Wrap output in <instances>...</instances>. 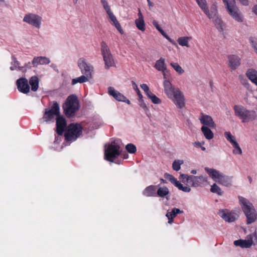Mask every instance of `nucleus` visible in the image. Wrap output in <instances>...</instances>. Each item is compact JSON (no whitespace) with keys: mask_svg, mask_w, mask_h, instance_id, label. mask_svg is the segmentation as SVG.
<instances>
[{"mask_svg":"<svg viewBox=\"0 0 257 257\" xmlns=\"http://www.w3.org/2000/svg\"><path fill=\"white\" fill-rule=\"evenodd\" d=\"M233 148L232 153L235 155H241L242 154V151L238 143H236L232 145Z\"/></svg>","mask_w":257,"mask_h":257,"instance_id":"obj_43","label":"nucleus"},{"mask_svg":"<svg viewBox=\"0 0 257 257\" xmlns=\"http://www.w3.org/2000/svg\"><path fill=\"white\" fill-rule=\"evenodd\" d=\"M163 86L165 93L169 99L173 97V95L179 90V89L174 86L170 81H166L163 83Z\"/></svg>","mask_w":257,"mask_h":257,"instance_id":"obj_20","label":"nucleus"},{"mask_svg":"<svg viewBox=\"0 0 257 257\" xmlns=\"http://www.w3.org/2000/svg\"><path fill=\"white\" fill-rule=\"evenodd\" d=\"M217 182L223 186L229 187L231 185V178L223 174Z\"/></svg>","mask_w":257,"mask_h":257,"instance_id":"obj_34","label":"nucleus"},{"mask_svg":"<svg viewBox=\"0 0 257 257\" xmlns=\"http://www.w3.org/2000/svg\"><path fill=\"white\" fill-rule=\"evenodd\" d=\"M125 149L127 151L131 154H134L137 151L136 146L133 144H128L126 145Z\"/></svg>","mask_w":257,"mask_h":257,"instance_id":"obj_45","label":"nucleus"},{"mask_svg":"<svg viewBox=\"0 0 257 257\" xmlns=\"http://www.w3.org/2000/svg\"><path fill=\"white\" fill-rule=\"evenodd\" d=\"M234 110L235 115L241 119L243 122L253 120L256 117L254 111L247 110L242 105H235Z\"/></svg>","mask_w":257,"mask_h":257,"instance_id":"obj_5","label":"nucleus"},{"mask_svg":"<svg viewBox=\"0 0 257 257\" xmlns=\"http://www.w3.org/2000/svg\"><path fill=\"white\" fill-rule=\"evenodd\" d=\"M108 93L117 101L125 102L128 104H131V101L124 95L112 87L110 86L108 88Z\"/></svg>","mask_w":257,"mask_h":257,"instance_id":"obj_16","label":"nucleus"},{"mask_svg":"<svg viewBox=\"0 0 257 257\" xmlns=\"http://www.w3.org/2000/svg\"><path fill=\"white\" fill-rule=\"evenodd\" d=\"M192 39L191 37L182 36L179 37L177 40L179 45L182 47H190L189 41Z\"/></svg>","mask_w":257,"mask_h":257,"instance_id":"obj_31","label":"nucleus"},{"mask_svg":"<svg viewBox=\"0 0 257 257\" xmlns=\"http://www.w3.org/2000/svg\"><path fill=\"white\" fill-rule=\"evenodd\" d=\"M77 83H80V77H78L76 78L72 79V85H75Z\"/></svg>","mask_w":257,"mask_h":257,"instance_id":"obj_54","label":"nucleus"},{"mask_svg":"<svg viewBox=\"0 0 257 257\" xmlns=\"http://www.w3.org/2000/svg\"><path fill=\"white\" fill-rule=\"evenodd\" d=\"M78 108V100L77 96L74 94L68 96L63 105L64 112L68 117L73 116Z\"/></svg>","mask_w":257,"mask_h":257,"instance_id":"obj_3","label":"nucleus"},{"mask_svg":"<svg viewBox=\"0 0 257 257\" xmlns=\"http://www.w3.org/2000/svg\"><path fill=\"white\" fill-rule=\"evenodd\" d=\"M193 146L197 148H200L201 147V143L200 142H195L193 143Z\"/></svg>","mask_w":257,"mask_h":257,"instance_id":"obj_56","label":"nucleus"},{"mask_svg":"<svg viewBox=\"0 0 257 257\" xmlns=\"http://www.w3.org/2000/svg\"><path fill=\"white\" fill-rule=\"evenodd\" d=\"M170 194V191L166 186L157 187V196L161 198H166L168 199V195Z\"/></svg>","mask_w":257,"mask_h":257,"instance_id":"obj_27","label":"nucleus"},{"mask_svg":"<svg viewBox=\"0 0 257 257\" xmlns=\"http://www.w3.org/2000/svg\"><path fill=\"white\" fill-rule=\"evenodd\" d=\"M18 90L24 93L27 94L30 92V86L28 81L26 78H20L16 81Z\"/></svg>","mask_w":257,"mask_h":257,"instance_id":"obj_17","label":"nucleus"},{"mask_svg":"<svg viewBox=\"0 0 257 257\" xmlns=\"http://www.w3.org/2000/svg\"><path fill=\"white\" fill-rule=\"evenodd\" d=\"M138 101L139 104L141 108H142L145 111L148 110V107L146 103L145 102L144 100H143V97H139Z\"/></svg>","mask_w":257,"mask_h":257,"instance_id":"obj_48","label":"nucleus"},{"mask_svg":"<svg viewBox=\"0 0 257 257\" xmlns=\"http://www.w3.org/2000/svg\"><path fill=\"white\" fill-rule=\"evenodd\" d=\"M24 68H27L28 69H30L32 68L31 63L30 62H28L27 63H26L24 65V66H23Z\"/></svg>","mask_w":257,"mask_h":257,"instance_id":"obj_58","label":"nucleus"},{"mask_svg":"<svg viewBox=\"0 0 257 257\" xmlns=\"http://www.w3.org/2000/svg\"><path fill=\"white\" fill-rule=\"evenodd\" d=\"M79 124H71L68 126L67 131L65 133V140L67 141H73L75 140L80 135V126Z\"/></svg>","mask_w":257,"mask_h":257,"instance_id":"obj_11","label":"nucleus"},{"mask_svg":"<svg viewBox=\"0 0 257 257\" xmlns=\"http://www.w3.org/2000/svg\"><path fill=\"white\" fill-rule=\"evenodd\" d=\"M224 135L225 139L230 143L231 146L237 143L235 136H233L230 132H225Z\"/></svg>","mask_w":257,"mask_h":257,"instance_id":"obj_37","label":"nucleus"},{"mask_svg":"<svg viewBox=\"0 0 257 257\" xmlns=\"http://www.w3.org/2000/svg\"><path fill=\"white\" fill-rule=\"evenodd\" d=\"M218 215L224 221L229 223L235 221L239 217L235 211L227 209H220L218 211Z\"/></svg>","mask_w":257,"mask_h":257,"instance_id":"obj_12","label":"nucleus"},{"mask_svg":"<svg viewBox=\"0 0 257 257\" xmlns=\"http://www.w3.org/2000/svg\"><path fill=\"white\" fill-rule=\"evenodd\" d=\"M253 48H254V50L255 52L257 54V43L254 44L253 45Z\"/></svg>","mask_w":257,"mask_h":257,"instance_id":"obj_61","label":"nucleus"},{"mask_svg":"<svg viewBox=\"0 0 257 257\" xmlns=\"http://www.w3.org/2000/svg\"><path fill=\"white\" fill-rule=\"evenodd\" d=\"M202 126L210 127L213 128L216 127V124L213 121L212 117L210 115L202 113L199 118Z\"/></svg>","mask_w":257,"mask_h":257,"instance_id":"obj_19","label":"nucleus"},{"mask_svg":"<svg viewBox=\"0 0 257 257\" xmlns=\"http://www.w3.org/2000/svg\"><path fill=\"white\" fill-rule=\"evenodd\" d=\"M6 3V1L5 0H0V5H5Z\"/></svg>","mask_w":257,"mask_h":257,"instance_id":"obj_63","label":"nucleus"},{"mask_svg":"<svg viewBox=\"0 0 257 257\" xmlns=\"http://www.w3.org/2000/svg\"><path fill=\"white\" fill-rule=\"evenodd\" d=\"M217 14V13H216ZM213 19V22L216 26V28L218 30H222L223 27V22L217 16V15H216L215 17L212 18Z\"/></svg>","mask_w":257,"mask_h":257,"instance_id":"obj_41","label":"nucleus"},{"mask_svg":"<svg viewBox=\"0 0 257 257\" xmlns=\"http://www.w3.org/2000/svg\"><path fill=\"white\" fill-rule=\"evenodd\" d=\"M120 155L123 156V159H127L128 158V155L126 154H125L123 155L121 153Z\"/></svg>","mask_w":257,"mask_h":257,"instance_id":"obj_62","label":"nucleus"},{"mask_svg":"<svg viewBox=\"0 0 257 257\" xmlns=\"http://www.w3.org/2000/svg\"><path fill=\"white\" fill-rule=\"evenodd\" d=\"M247 77L254 84H257V71L254 69H249L246 73Z\"/></svg>","mask_w":257,"mask_h":257,"instance_id":"obj_30","label":"nucleus"},{"mask_svg":"<svg viewBox=\"0 0 257 257\" xmlns=\"http://www.w3.org/2000/svg\"><path fill=\"white\" fill-rule=\"evenodd\" d=\"M135 24L137 28L140 31L144 32L146 30V25L144 19H136Z\"/></svg>","mask_w":257,"mask_h":257,"instance_id":"obj_38","label":"nucleus"},{"mask_svg":"<svg viewBox=\"0 0 257 257\" xmlns=\"http://www.w3.org/2000/svg\"><path fill=\"white\" fill-rule=\"evenodd\" d=\"M154 104H158L161 103V100L152 92L147 96Z\"/></svg>","mask_w":257,"mask_h":257,"instance_id":"obj_42","label":"nucleus"},{"mask_svg":"<svg viewBox=\"0 0 257 257\" xmlns=\"http://www.w3.org/2000/svg\"><path fill=\"white\" fill-rule=\"evenodd\" d=\"M147 2L148 3V5L150 7V9H151L154 6L153 3L150 0H147Z\"/></svg>","mask_w":257,"mask_h":257,"instance_id":"obj_59","label":"nucleus"},{"mask_svg":"<svg viewBox=\"0 0 257 257\" xmlns=\"http://www.w3.org/2000/svg\"><path fill=\"white\" fill-rule=\"evenodd\" d=\"M163 73V78H164V82L163 83H165L166 81H170L168 78L169 77L170 73L169 70L166 69V70L164 71H161Z\"/></svg>","mask_w":257,"mask_h":257,"instance_id":"obj_50","label":"nucleus"},{"mask_svg":"<svg viewBox=\"0 0 257 257\" xmlns=\"http://www.w3.org/2000/svg\"><path fill=\"white\" fill-rule=\"evenodd\" d=\"M106 13L108 16L109 19L113 23V25H114L115 24L118 23L115 16L114 15L111 11H109V12H107Z\"/></svg>","mask_w":257,"mask_h":257,"instance_id":"obj_46","label":"nucleus"},{"mask_svg":"<svg viewBox=\"0 0 257 257\" xmlns=\"http://www.w3.org/2000/svg\"><path fill=\"white\" fill-rule=\"evenodd\" d=\"M100 3L103 7V8L106 11V13L111 11L110 6L109 5L106 0H100Z\"/></svg>","mask_w":257,"mask_h":257,"instance_id":"obj_47","label":"nucleus"},{"mask_svg":"<svg viewBox=\"0 0 257 257\" xmlns=\"http://www.w3.org/2000/svg\"><path fill=\"white\" fill-rule=\"evenodd\" d=\"M138 18L137 19H144V17L143 16L142 13H141V11L140 9H139V13L138 14Z\"/></svg>","mask_w":257,"mask_h":257,"instance_id":"obj_57","label":"nucleus"},{"mask_svg":"<svg viewBox=\"0 0 257 257\" xmlns=\"http://www.w3.org/2000/svg\"><path fill=\"white\" fill-rule=\"evenodd\" d=\"M114 26L116 27V28L117 29V30L121 34L123 33V30L119 24V23H117V24L114 25Z\"/></svg>","mask_w":257,"mask_h":257,"instance_id":"obj_53","label":"nucleus"},{"mask_svg":"<svg viewBox=\"0 0 257 257\" xmlns=\"http://www.w3.org/2000/svg\"><path fill=\"white\" fill-rule=\"evenodd\" d=\"M255 237V233L248 234L244 239H238L234 240L233 244L236 246H239L242 248H248L253 244V238Z\"/></svg>","mask_w":257,"mask_h":257,"instance_id":"obj_13","label":"nucleus"},{"mask_svg":"<svg viewBox=\"0 0 257 257\" xmlns=\"http://www.w3.org/2000/svg\"><path fill=\"white\" fill-rule=\"evenodd\" d=\"M141 88L144 91L147 96L152 92L150 90L148 86L146 84H143L140 85Z\"/></svg>","mask_w":257,"mask_h":257,"instance_id":"obj_49","label":"nucleus"},{"mask_svg":"<svg viewBox=\"0 0 257 257\" xmlns=\"http://www.w3.org/2000/svg\"><path fill=\"white\" fill-rule=\"evenodd\" d=\"M59 114V105L57 102H54L51 108H47L45 109L42 119L44 121L47 122H54Z\"/></svg>","mask_w":257,"mask_h":257,"instance_id":"obj_9","label":"nucleus"},{"mask_svg":"<svg viewBox=\"0 0 257 257\" xmlns=\"http://www.w3.org/2000/svg\"><path fill=\"white\" fill-rule=\"evenodd\" d=\"M228 67L231 70H236L240 65L241 59L236 55H229L227 57Z\"/></svg>","mask_w":257,"mask_h":257,"instance_id":"obj_21","label":"nucleus"},{"mask_svg":"<svg viewBox=\"0 0 257 257\" xmlns=\"http://www.w3.org/2000/svg\"><path fill=\"white\" fill-rule=\"evenodd\" d=\"M121 155L120 143L118 141H113L107 143L104 147V159L110 162Z\"/></svg>","mask_w":257,"mask_h":257,"instance_id":"obj_2","label":"nucleus"},{"mask_svg":"<svg viewBox=\"0 0 257 257\" xmlns=\"http://www.w3.org/2000/svg\"><path fill=\"white\" fill-rule=\"evenodd\" d=\"M239 204L246 218V224H250L257 219V212L253 204L247 198L239 196Z\"/></svg>","mask_w":257,"mask_h":257,"instance_id":"obj_1","label":"nucleus"},{"mask_svg":"<svg viewBox=\"0 0 257 257\" xmlns=\"http://www.w3.org/2000/svg\"><path fill=\"white\" fill-rule=\"evenodd\" d=\"M56 131L59 135H62L66 126V121L64 117L60 114L56 118Z\"/></svg>","mask_w":257,"mask_h":257,"instance_id":"obj_22","label":"nucleus"},{"mask_svg":"<svg viewBox=\"0 0 257 257\" xmlns=\"http://www.w3.org/2000/svg\"><path fill=\"white\" fill-rule=\"evenodd\" d=\"M198 5L208 17L209 19L213 18L216 15L217 8L215 5L212 6L210 9H208L206 0H195Z\"/></svg>","mask_w":257,"mask_h":257,"instance_id":"obj_10","label":"nucleus"},{"mask_svg":"<svg viewBox=\"0 0 257 257\" xmlns=\"http://www.w3.org/2000/svg\"><path fill=\"white\" fill-rule=\"evenodd\" d=\"M225 6L227 12L231 18L235 21L241 23L243 17L236 5L235 0H222Z\"/></svg>","mask_w":257,"mask_h":257,"instance_id":"obj_4","label":"nucleus"},{"mask_svg":"<svg viewBox=\"0 0 257 257\" xmlns=\"http://www.w3.org/2000/svg\"><path fill=\"white\" fill-rule=\"evenodd\" d=\"M153 26L159 31V32L167 39L168 40L171 44L173 45H175V42L172 40L169 36H168L166 33L164 31V30L160 27L157 21L156 20H153L152 22Z\"/></svg>","mask_w":257,"mask_h":257,"instance_id":"obj_28","label":"nucleus"},{"mask_svg":"<svg viewBox=\"0 0 257 257\" xmlns=\"http://www.w3.org/2000/svg\"><path fill=\"white\" fill-rule=\"evenodd\" d=\"M87 127H88V124L87 126H86L85 122H83V124L81 123V134L82 133L83 131L84 132H86V133H87V132H86Z\"/></svg>","mask_w":257,"mask_h":257,"instance_id":"obj_52","label":"nucleus"},{"mask_svg":"<svg viewBox=\"0 0 257 257\" xmlns=\"http://www.w3.org/2000/svg\"><path fill=\"white\" fill-rule=\"evenodd\" d=\"M158 186L150 185L146 187L143 191V194L147 197L157 196V189Z\"/></svg>","mask_w":257,"mask_h":257,"instance_id":"obj_25","label":"nucleus"},{"mask_svg":"<svg viewBox=\"0 0 257 257\" xmlns=\"http://www.w3.org/2000/svg\"><path fill=\"white\" fill-rule=\"evenodd\" d=\"M205 171L207 173L209 176L215 182H217L218 180L223 174L222 173L214 169L208 167L205 168Z\"/></svg>","mask_w":257,"mask_h":257,"instance_id":"obj_23","label":"nucleus"},{"mask_svg":"<svg viewBox=\"0 0 257 257\" xmlns=\"http://www.w3.org/2000/svg\"><path fill=\"white\" fill-rule=\"evenodd\" d=\"M179 179L182 180L183 182H186L187 184L194 187H200L202 184L207 183L208 181L207 178L204 176H189L184 174L180 175Z\"/></svg>","mask_w":257,"mask_h":257,"instance_id":"obj_6","label":"nucleus"},{"mask_svg":"<svg viewBox=\"0 0 257 257\" xmlns=\"http://www.w3.org/2000/svg\"><path fill=\"white\" fill-rule=\"evenodd\" d=\"M101 52L104 62L105 68L108 69L114 66L115 65L114 59L109 48L104 42L101 43Z\"/></svg>","mask_w":257,"mask_h":257,"instance_id":"obj_8","label":"nucleus"},{"mask_svg":"<svg viewBox=\"0 0 257 257\" xmlns=\"http://www.w3.org/2000/svg\"><path fill=\"white\" fill-rule=\"evenodd\" d=\"M154 67L158 71H165L167 68L165 64V59L161 58L160 59L158 60L156 62Z\"/></svg>","mask_w":257,"mask_h":257,"instance_id":"obj_33","label":"nucleus"},{"mask_svg":"<svg viewBox=\"0 0 257 257\" xmlns=\"http://www.w3.org/2000/svg\"><path fill=\"white\" fill-rule=\"evenodd\" d=\"M183 211L180 210L179 209L177 208H174L171 211H168L166 216L168 219V223L169 224H172L173 222V219L176 216V215L178 214L182 213Z\"/></svg>","mask_w":257,"mask_h":257,"instance_id":"obj_26","label":"nucleus"},{"mask_svg":"<svg viewBox=\"0 0 257 257\" xmlns=\"http://www.w3.org/2000/svg\"><path fill=\"white\" fill-rule=\"evenodd\" d=\"M240 3L245 6H247L249 5V1L248 0H238Z\"/></svg>","mask_w":257,"mask_h":257,"instance_id":"obj_55","label":"nucleus"},{"mask_svg":"<svg viewBox=\"0 0 257 257\" xmlns=\"http://www.w3.org/2000/svg\"><path fill=\"white\" fill-rule=\"evenodd\" d=\"M164 177L166 179L168 180L171 183H172L175 187L178 188L180 190H181L184 192H190L191 188L187 186H183L172 175L168 173H165L164 174Z\"/></svg>","mask_w":257,"mask_h":257,"instance_id":"obj_15","label":"nucleus"},{"mask_svg":"<svg viewBox=\"0 0 257 257\" xmlns=\"http://www.w3.org/2000/svg\"><path fill=\"white\" fill-rule=\"evenodd\" d=\"M184 164V161L181 159H177L174 160L172 164V168L176 171L180 170L181 166Z\"/></svg>","mask_w":257,"mask_h":257,"instance_id":"obj_39","label":"nucleus"},{"mask_svg":"<svg viewBox=\"0 0 257 257\" xmlns=\"http://www.w3.org/2000/svg\"><path fill=\"white\" fill-rule=\"evenodd\" d=\"M39 79L37 76H33L31 77L29 80V84L31 86V90L33 91H36L39 88Z\"/></svg>","mask_w":257,"mask_h":257,"instance_id":"obj_35","label":"nucleus"},{"mask_svg":"<svg viewBox=\"0 0 257 257\" xmlns=\"http://www.w3.org/2000/svg\"><path fill=\"white\" fill-rule=\"evenodd\" d=\"M210 191L212 193H216L218 195H222L223 194V191L221 188L215 183L213 184L210 188Z\"/></svg>","mask_w":257,"mask_h":257,"instance_id":"obj_40","label":"nucleus"},{"mask_svg":"<svg viewBox=\"0 0 257 257\" xmlns=\"http://www.w3.org/2000/svg\"><path fill=\"white\" fill-rule=\"evenodd\" d=\"M23 21L37 28H40L42 18L37 15L29 14L24 16Z\"/></svg>","mask_w":257,"mask_h":257,"instance_id":"obj_14","label":"nucleus"},{"mask_svg":"<svg viewBox=\"0 0 257 257\" xmlns=\"http://www.w3.org/2000/svg\"><path fill=\"white\" fill-rule=\"evenodd\" d=\"M212 127L202 126L201 128V132L205 138L208 140H210L214 138V134L211 131Z\"/></svg>","mask_w":257,"mask_h":257,"instance_id":"obj_29","label":"nucleus"},{"mask_svg":"<svg viewBox=\"0 0 257 257\" xmlns=\"http://www.w3.org/2000/svg\"><path fill=\"white\" fill-rule=\"evenodd\" d=\"M133 87L134 89L137 92L139 97H143V95L142 94L140 89H139L138 85L135 82H133Z\"/></svg>","mask_w":257,"mask_h":257,"instance_id":"obj_51","label":"nucleus"},{"mask_svg":"<svg viewBox=\"0 0 257 257\" xmlns=\"http://www.w3.org/2000/svg\"><path fill=\"white\" fill-rule=\"evenodd\" d=\"M170 65L174 69V70L179 74H182L184 71L182 68L177 63L171 62Z\"/></svg>","mask_w":257,"mask_h":257,"instance_id":"obj_44","label":"nucleus"},{"mask_svg":"<svg viewBox=\"0 0 257 257\" xmlns=\"http://www.w3.org/2000/svg\"><path fill=\"white\" fill-rule=\"evenodd\" d=\"M11 64L13 65L10 67V69L12 71H14L17 69L20 71L23 70V67L20 66V62L14 56H12V62H11Z\"/></svg>","mask_w":257,"mask_h":257,"instance_id":"obj_36","label":"nucleus"},{"mask_svg":"<svg viewBox=\"0 0 257 257\" xmlns=\"http://www.w3.org/2000/svg\"><path fill=\"white\" fill-rule=\"evenodd\" d=\"M103 124L102 120L98 117L94 118L90 124H88V129L91 130L97 129Z\"/></svg>","mask_w":257,"mask_h":257,"instance_id":"obj_32","label":"nucleus"},{"mask_svg":"<svg viewBox=\"0 0 257 257\" xmlns=\"http://www.w3.org/2000/svg\"><path fill=\"white\" fill-rule=\"evenodd\" d=\"M191 173L193 174H197V171L196 170H192L191 171Z\"/></svg>","mask_w":257,"mask_h":257,"instance_id":"obj_64","label":"nucleus"},{"mask_svg":"<svg viewBox=\"0 0 257 257\" xmlns=\"http://www.w3.org/2000/svg\"><path fill=\"white\" fill-rule=\"evenodd\" d=\"M170 99L178 107L181 109L183 108L185 106V98L183 92L179 90Z\"/></svg>","mask_w":257,"mask_h":257,"instance_id":"obj_18","label":"nucleus"},{"mask_svg":"<svg viewBox=\"0 0 257 257\" xmlns=\"http://www.w3.org/2000/svg\"><path fill=\"white\" fill-rule=\"evenodd\" d=\"M253 12L257 15V5L254 6L252 8Z\"/></svg>","mask_w":257,"mask_h":257,"instance_id":"obj_60","label":"nucleus"},{"mask_svg":"<svg viewBox=\"0 0 257 257\" xmlns=\"http://www.w3.org/2000/svg\"><path fill=\"white\" fill-rule=\"evenodd\" d=\"M50 63L49 58L44 56L35 57L34 58L32 64L34 67H36L38 65H46Z\"/></svg>","mask_w":257,"mask_h":257,"instance_id":"obj_24","label":"nucleus"},{"mask_svg":"<svg viewBox=\"0 0 257 257\" xmlns=\"http://www.w3.org/2000/svg\"><path fill=\"white\" fill-rule=\"evenodd\" d=\"M93 66L85 60H81V83L89 82L93 78Z\"/></svg>","mask_w":257,"mask_h":257,"instance_id":"obj_7","label":"nucleus"}]
</instances>
